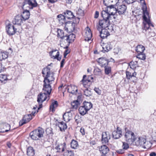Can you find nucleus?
Returning <instances> with one entry per match:
<instances>
[{
  "label": "nucleus",
  "instance_id": "1",
  "mask_svg": "<svg viewBox=\"0 0 156 156\" xmlns=\"http://www.w3.org/2000/svg\"><path fill=\"white\" fill-rule=\"evenodd\" d=\"M44 131L41 127L34 129L30 133V136L33 140H37L43 136Z\"/></svg>",
  "mask_w": 156,
  "mask_h": 156
},
{
  "label": "nucleus",
  "instance_id": "2",
  "mask_svg": "<svg viewBox=\"0 0 156 156\" xmlns=\"http://www.w3.org/2000/svg\"><path fill=\"white\" fill-rule=\"evenodd\" d=\"M42 73L45 77L44 82H46L48 83L51 84L52 82L54 80L53 75L51 74L50 72V69L48 66L43 69L42 71Z\"/></svg>",
  "mask_w": 156,
  "mask_h": 156
},
{
  "label": "nucleus",
  "instance_id": "3",
  "mask_svg": "<svg viewBox=\"0 0 156 156\" xmlns=\"http://www.w3.org/2000/svg\"><path fill=\"white\" fill-rule=\"evenodd\" d=\"M147 17L149 18V13H145L143 14V18L144 21L143 22V24L144 25V27L143 28V30L145 31L147 30L148 31V32H150L151 29L150 27L151 26L154 27L153 25L152 24L149 18H147Z\"/></svg>",
  "mask_w": 156,
  "mask_h": 156
},
{
  "label": "nucleus",
  "instance_id": "4",
  "mask_svg": "<svg viewBox=\"0 0 156 156\" xmlns=\"http://www.w3.org/2000/svg\"><path fill=\"white\" fill-rule=\"evenodd\" d=\"M100 32V36L102 38H105L110 35V33H113L115 31L113 26H109V27L101 29Z\"/></svg>",
  "mask_w": 156,
  "mask_h": 156
},
{
  "label": "nucleus",
  "instance_id": "5",
  "mask_svg": "<svg viewBox=\"0 0 156 156\" xmlns=\"http://www.w3.org/2000/svg\"><path fill=\"white\" fill-rule=\"evenodd\" d=\"M50 99L49 95L46 93H41L38 95L37 101L39 103V107L38 109L39 110L42 107V103L45 100L48 101Z\"/></svg>",
  "mask_w": 156,
  "mask_h": 156
},
{
  "label": "nucleus",
  "instance_id": "6",
  "mask_svg": "<svg viewBox=\"0 0 156 156\" xmlns=\"http://www.w3.org/2000/svg\"><path fill=\"white\" fill-rule=\"evenodd\" d=\"M110 21L109 20L102 19L100 20L98 25L97 26V29L100 31L101 29L109 27V26H112L109 24Z\"/></svg>",
  "mask_w": 156,
  "mask_h": 156
},
{
  "label": "nucleus",
  "instance_id": "7",
  "mask_svg": "<svg viewBox=\"0 0 156 156\" xmlns=\"http://www.w3.org/2000/svg\"><path fill=\"white\" fill-rule=\"evenodd\" d=\"M36 112L35 111L34 112H33L31 114H28L24 115L22 119L19 122V125L22 126L24 124H25L32 119V115L34 116V114Z\"/></svg>",
  "mask_w": 156,
  "mask_h": 156
},
{
  "label": "nucleus",
  "instance_id": "8",
  "mask_svg": "<svg viewBox=\"0 0 156 156\" xmlns=\"http://www.w3.org/2000/svg\"><path fill=\"white\" fill-rule=\"evenodd\" d=\"M125 137L126 141L129 143L133 142L135 138L134 133L129 130L126 131Z\"/></svg>",
  "mask_w": 156,
  "mask_h": 156
},
{
  "label": "nucleus",
  "instance_id": "9",
  "mask_svg": "<svg viewBox=\"0 0 156 156\" xmlns=\"http://www.w3.org/2000/svg\"><path fill=\"white\" fill-rule=\"evenodd\" d=\"M134 141L136 145L137 146H141L142 147L145 146V144L146 143V139L144 136L138 137L135 138Z\"/></svg>",
  "mask_w": 156,
  "mask_h": 156
},
{
  "label": "nucleus",
  "instance_id": "10",
  "mask_svg": "<svg viewBox=\"0 0 156 156\" xmlns=\"http://www.w3.org/2000/svg\"><path fill=\"white\" fill-rule=\"evenodd\" d=\"M115 12H112L111 13H110L108 12L107 10H103L101 12V15L103 18V19L105 20H112V18H114L113 16V15Z\"/></svg>",
  "mask_w": 156,
  "mask_h": 156
},
{
  "label": "nucleus",
  "instance_id": "11",
  "mask_svg": "<svg viewBox=\"0 0 156 156\" xmlns=\"http://www.w3.org/2000/svg\"><path fill=\"white\" fill-rule=\"evenodd\" d=\"M16 27L12 24H9L6 27V31L10 36L14 34L17 30V29Z\"/></svg>",
  "mask_w": 156,
  "mask_h": 156
},
{
  "label": "nucleus",
  "instance_id": "12",
  "mask_svg": "<svg viewBox=\"0 0 156 156\" xmlns=\"http://www.w3.org/2000/svg\"><path fill=\"white\" fill-rule=\"evenodd\" d=\"M49 54L51 58L56 59L58 61L60 60L61 59V57H59V52L56 49L52 50L49 52Z\"/></svg>",
  "mask_w": 156,
  "mask_h": 156
},
{
  "label": "nucleus",
  "instance_id": "13",
  "mask_svg": "<svg viewBox=\"0 0 156 156\" xmlns=\"http://www.w3.org/2000/svg\"><path fill=\"white\" fill-rule=\"evenodd\" d=\"M25 21L20 15L16 16L12 21V23L14 25H21Z\"/></svg>",
  "mask_w": 156,
  "mask_h": 156
},
{
  "label": "nucleus",
  "instance_id": "14",
  "mask_svg": "<svg viewBox=\"0 0 156 156\" xmlns=\"http://www.w3.org/2000/svg\"><path fill=\"white\" fill-rule=\"evenodd\" d=\"M57 150V152L62 153L65 151L66 149V144L65 142L61 143L56 145L55 148Z\"/></svg>",
  "mask_w": 156,
  "mask_h": 156
},
{
  "label": "nucleus",
  "instance_id": "15",
  "mask_svg": "<svg viewBox=\"0 0 156 156\" xmlns=\"http://www.w3.org/2000/svg\"><path fill=\"white\" fill-rule=\"evenodd\" d=\"M113 137L115 139H117L122 136V129L119 127H117L116 130L114 131L112 133Z\"/></svg>",
  "mask_w": 156,
  "mask_h": 156
},
{
  "label": "nucleus",
  "instance_id": "16",
  "mask_svg": "<svg viewBox=\"0 0 156 156\" xmlns=\"http://www.w3.org/2000/svg\"><path fill=\"white\" fill-rule=\"evenodd\" d=\"M43 90L44 91V93H46V94L50 95L51 94L52 89L50 85V83H48L46 82H44Z\"/></svg>",
  "mask_w": 156,
  "mask_h": 156
},
{
  "label": "nucleus",
  "instance_id": "17",
  "mask_svg": "<svg viewBox=\"0 0 156 156\" xmlns=\"http://www.w3.org/2000/svg\"><path fill=\"white\" fill-rule=\"evenodd\" d=\"M110 139V136L108 132H105L102 133L101 141L103 144H106L108 143Z\"/></svg>",
  "mask_w": 156,
  "mask_h": 156
},
{
  "label": "nucleus",
  "instance_id": "18",
  "mask_svg": "<svg viewBox=\"0 0 156 156\" xmlns=\"http://www.w3.org/2000/svg\"><path fill=\"white\" fill-rule=\"evenodd\" d=\"M103 49L102 51L104 53L107 52L112 48V46L110 42L103 43L102 46Z\"/></svg>",
  "mask_w": 156,
  "mask_h": 156
},
{
  "label": "nucleus",
  "instance_id": "19",
  "mask_svg": "<svg viewBox=\"0 0 156 156\" xmlns=\"http://www.w3.org/2000/svg\"><path fill=\"white\" fill-rule=\"evenodd\" d=\"M85 33L84 35L85 40L86 41H89L91 39L92 37L91 30L88 27H87L85 29Z\"/></svg>",
  "mask_w": 156,
  "mask_h": 156
},
{
  "label": "nucleus",
  "instance_id": "20",
  "mask_svg": "<svg viewBox=\"0 0 156 156\" xmlns=\"http://www.w3.org/2000/svg\"><path fill=\"white\" fill-rule=\"evenodd\" d=\"M98 62L102 67L107 66L109 62L107 59L104 58H99L98 60Z\"/></svg>",
  "mask_w": 156,
  "mask_h": 156
},
{
  "label": "nucleus",
  "instance_id": "21",
  "mask_svg": "<svg viewBox=\"0 0 156 156\" xmlns=\"http://www.w3.org/2000/svg\"><path fill=\"white\" fill-rule=\"evenodd\" d=\"M100 153L102 154H107L109 151L108 147L105 145H103L98 147Z\"/></svg>",
  "mask_w": 156,
  "mask_h": 156
},
{
  "label": "nucleus",
  "instance_id": "22",
  "mask_svg": "<svg viewBox=\"0 0 156 156\" xmlns=\"http://www.w3.org/2000/svg\"><path fill=\"white\" fill-rule=\"evenodd\" d=\"M72 114L70 111L65 113L63 115V119L66 122H68L72 118Z\"/></svg>",
  "mask_w": 156,
  "mask_h": 156
},
{
  "label": "nucleus",
  "instance_id": "23",
  "mask_svg": "<svg viewBox=\"0 0 156 156\" xmlns=\"http://www.w3.org/2000/svg\"><path fill=\"white\" fill-rule=\"evenodd\" d=\"M126 9V6L125 5H122L118 6L117 11L119 14H122L125 12Z\"/></svg>",
  "mask_w": 156,
  "mask_h": 156
},
{
  "label": "nucleus",
  "instance_id": "24",
  "mask_svg": "<svg viewBox=\"0 0 156 156\" xmlns=\"http://www.w3.org/2000/svg\"><path fill=\"white\" fill-rule=\"evenodd\" d=\"M75 38V35L72 34L68 36H66L65 39L66 41L67 42L70 44L74 41Z\"/></svg>",
  "mask_w": 156,
  "mask_h": 156
},
{
  "label": "nucleus",
  "instance_id": "25",
  "mask_svg": "<svg viewBox=\"0 0 156 156\" xmlns=\"http://www.w3.org/2000/svg\"><path fill=\"white\" fill-rule=\"evenodd\" d=\"M67 90L69 92L72 94H76L78 90L77 87L74 85H71L69 86Z\"/></svg>",
  "mask_w": 156,
  "mask_h": 156
},
{
  "label": "nucleus",
  "instance_id": "26",
  "mask_svg": "<svg viewBox=\"0 0 156 156\" xmlns=\"http://www.w3.org/2000/svg\"><path fill=\"white\" fill-rule=\"evenodd\" d=\"M27 2L31 9H33L34 7H37V5L36 0H28Z\"/></svg>",
  "mask_w": 156,
  "mask_h": 156
},
{
  "label": "nucleus",
  "instance_id": "27",
  "mask_svg": "<svg viewBox=\"0 0 156 156\" xmlns=\"http://www.w3.org/2000/svg\"><path fill=\"white\" fill-rule=\"evenodd\" d=\"M20 15L23 18V19L25 21L29 18L30 13L27 10H25L23 12L21 15Z\"/></svg>",
  "mask_w": 156,
  "mask_h": 156
},
{
  "label": "nucleus",
  "instance_id": "28",
  "mask_svg": "<svg viewBox=\"0 0 156 156\" xmlns=\"http://www.w3.org/2000/svg\"><path fill=\"white\" fill-rule=\"evenodd\" d=\"M145 50V48L141 44L138 45L136 48V51L138 54L142 53L144 52Z\"/></svg>",
  "mask_w": 156,
  "mask_h": 156
},
{
  "label": "nucleus",
  "instance_id": "29",
  "mask_svg": "<svg viewBox=\"0 0 156 156\" xmlns=\"http://www.w3.org/2000/svg\"><path fill=\"white\" fill-rule=\"evenodd\" d=\"M86 77V75H84L83 76V79L81 80L83 87L85 88H88L89 86V85L88 83L90 82L89 80H84L85 77Z\"/></svg>",
  "mask_w": 156,
  "mask_h": 156
},
{
  "label": "nucleus",
  "instance_id": "30",
  "mask_svg": "<svg viewBox=\"0 0 156 156\" xmlns=\"http://www.w3.org/2000/svg\"><path fill=\"white\" fill-rule=\"evenodd\" d=\"M57 125H58L60 129V130L61 131L65 130L67 128L66 124V123L63 122H58V123L57 124Z\"/></svg>",
  "mask_w": 156,
  "mask_h": 156
},
{
  "label": "nucleus",
  "instance_id": "31",
  "mask_svg": "<svg viewBox=\"0 0 156 156\" xmlns=\"http://www.w3.org/2000/svg\"><path fill=\"white\" fill-rule=\"evenodd\" d=\"M65 17L66 18H67L69 19H71L73 18L74 16L73 12L71 11L67 10L66 12H64Z\"/></svg>",
  "mask_w": 156,
  "mask_h": 156
},
{
  "label": "nucleus",
  "instance_id": "32",
  "mask_svg": "<svg viewBox=\"0 0 156 156\" xmlns=\"http://www.w3.org/2000/svg\"><path fill=\"white\" fill-rule=\"evenodd\" d=\"M57 36L58 38L62 39H65V36H64V32L63 31L60 29H58L57 30Z\"/></svg>",
  "mask_w": 156,
  "mask_h": 156
},
{
  "label": "nucleus",
  "instance_id": "33",
  "mask_svg": "<svg viewBox=\"0 0 156 156\" xmlns=\"http://www.w3.org/2000/svg\"><path fill=\"white\" fill-rule=\"evenodd\" d=\"M58 104L57 101L52 102L50 107V110L52 112L55 111V108L58 106Z\"/></svg>",
  "mask_w": 156,
  "mask_h": 156
},
{
  "label": "nucleus",
  "instance_id": "34",
  "mask_svg": "<svg viewBox=\"0 0 156 156\" xmlns=\"http://www.w3.org/2000/svg\"><path fill=\"white\" fill-rule=\"evenodd\" d=\"M107 10L108 11H109V12L110 13H111V12H115L114 14L113 15V16L117 12V9H116V8L114 7V5H111L109 6H107Z\"/></svg>",
  "mask_w": 156,
  "mask_h": 156
},
{
  "label": "nucleus",
  "instance_id": "35",
  "mask_svg": "<svg viewBox=\"0 0 156 156\" xmlns=\"http://www.w3.org/2000/svg\"><path fill=\"white\" fill-rule=\"evenodd\" d=\"M79 111L80 113L82 115H83L86 114L88 110L83 106H81L79 108Z\"/></svg>",
  "mask_w": 156,
  "mask_h": 156
},
{
  "label": "nucleus",
  "instance_id": "36",
  "mask_svg": "<svg viewBox=\"0 0 156 156\" xmlns=\"http://www.w3.org/2000/svg\"><path fill=\"white\" fill-rule=\"evenodd\" d=\"M94 75L96 76H101L102 75L101 70L97 67L95 68L94 70Z\"/></svg>",
  "mask_w": 156,
  "mask_h": 156
},
{
  "label": "nucleus",
  "instance_id": "37",
  "mask_svg": "<svg viewBox=\"0 0 156 156\" xmlns=\"http://www.w3.org/2000/svg\"><path fill=\"white\" fill-rule=\"evenodd\" d=\"M34 151L32 147H30L27 148V154L29 156H33L34 154Z\"/></svg>",
  "mask_w": 156,
  "mask_h": 156
},
{
  "label": "nucleus",
  "instance_id": "38",
  "mask_svg": "<svg viewBox=\"0 0 156 156\" xmlns=\"http://www.w3.org/2000/svg\"><path fill=\"white\" fill-rule=\"evenodd\" d=\"M83 106L88 111L92 107V104L90 102L84 101L83 102Z\"/></svg>",
  "mask_w": 156,
  "mask_h": 156
},
{
  "label": "nucleus",
  "instance_id": "39",
  "mask_svg": "<svg viewBox=\"0 0 156 156\" xmlns=\"http://www.w3.org/2000/svg\"><path fill=\"white\" fill-rule=\"evenodd\" d=\"M57 19L59 22L62 24L65 23L66 17L65 16L62 14L58 15L57 16Z\"/></svg>",
  "mask_w": 156,
  "mask_h": 156
},
{
  "label": "nucleus",
  "instance_id": "40",
  "mask_svg": "<svg viewBox=\"0 0 156 156\" xmlns=\"http://www.w3.org/2000/svg\"><path fill=\"white\" fill-rule=\"evenodd\" d=\"M105 73L106 75H109L111 74L112 69L110 66H105Z\"/></svg>",
  "mask_w": 156,
  "mask_h": 156
},
{
  "label": "nucleus",
  "instance_id": "41",
  "mask_svg": "<svg viewBox=\"0 0 156 156\" xmlns=\"http://www.w3.org/2000/svg\"><path fill=\"white\" fill-rule=\"evenodd\" d=\"M136 75V73L135 72H134L132 73L129 72L127 71L126 72V77L127 79H130L132 77H135Z\"/></svg>",
  "mask_w": 156,
  "mask_h": 156
},
{
  "label": "nucleus",
  "instance_id": "42",
  "mask_svg": "<svg viewBox=\"0 0 156 156\" xmlns=\"http://www.w3.org/2000/svg\"><path fill=\"white\" fill-rule=\"evenodd\" d=\"M78 146V142L74 140H73L71 143V147L72 148L76 149Z\"/></svg>",
  "mask_w": 156,
  "mask_h": 156
},
{
  "label": "nucleus",
  "instance_id": "43",
  "mask_svg": "<svg viewBox=\"0 0 156 156\" xmlns=\"http://www.w3.org/2000/svg\"><path fill=\"white\" fill-rule=\"evenodd\" d=\"M84 94L87 97H90L92 95V93L90 90L88 88L83 89Z\"/></svg>",
  "mask_w": 156,
  "mask_h": 156
},
{
  "label": "nucleus",
  "instance_id": "44",
  "mask_svg": "<svg viewBox=\"0 0 156 156\" xmlns=\"http://www.w3.org/2000/svg\"><path fill=\"white\" fill-rule=\"evenodd\" d=\"M73 152L71 151L66 150L63 154L64 156H74Z\"/></svg>",
  "mask_w": 156,
  "mask_h": 156
},
{
  "label": "nucleus",
  "instance_id": "45",
  "mask_svg": "<svg viewBox=\"0 0 156 156\" xmlns=\"http://www.w3.org/2000/svg\"><path fill=\"white\" fill-rule=\"evenodd\" d=\"M80 105L79 102L77 101H75L71 103V106L73 108L76 109Z\"/></svg>",
  "mask_w": 156,
  "mask_h": 156
},
{
  "label": "nucleus",
  "instance_id": "46",
  "mask_svg": "<svg viewBox=\"0 0 156 156\" xmlns=\"http://www.w3.org/2000/svg\"><path fill=\"white\" fill-rule=\"evenodd\" d=\"M136 57L137 58L142 60H144L146 59V55L144 52L142 53L138 54Z\"/></svg>",
  "mask_w": 156,
  "mask_h": 156
},
{
  "label": "nucleus",
  "instance_id": "47",
  "mask_svg": "<svg viewBox=\"0 0 156 156\" xmlns=\"http://www.w3.org/2000/svg\"><path fill=\"white\" fill-rule=\"evenodd\" d=\"M129 65L131 68L134 69L137 66V64L136 62H131L129 63Z\"/></svg>",
  "mask_w": 156,
  "mask_h": 156
},
{
  "label": "nucleus",
  "instance_id": "48",
  "mask_svg": "<svg viewBox=\"0 0 156 156\" xmlns=\"http://www.w3.org/2000/svg\"><path fill=\"white\" fill-rule=\"evenodd\" d=\"M7 77L6 75H0V83H2L5 80H7Z\"/></svg>",
  "mask_w": 156,
  "mask_h": 156
},
{
  "label": "nucleus",
  "instance_id": "49",
  "mask_svg": "<svg viewBox=\"0 0 156 156\" xmlns=\"http://www.w3.org/2000/svg\"><path fill=\"white\" fill-rule=\"evenodd\" d=\"M9 54V53L7 51H3L2 55V59H5L7 58Z\"/></svg>",
  "mask_w": 156,
  "mask_h": 156
},
{
  "label": "nucleus",
  "instance_id": "50",
  "mask_svg": "<svg viewBox=\"0 0 156 156\" xmlns=\"http://www.w3.org/2000/svg\"><path fill=\"white\" fill-rule=\"evenodd\" d=\"M119 0H115V2H116V4H117L118 3H119ZM136 0H125V1L127 4H130L131 3H132Z\"/></svg>",
  "mask_w": 156,
  "mask_h": 156
},
{
  "label": "nucleus",
  "instance_id": "51",
  "mask_svg": "<svg viewBox=\"0 0 156 156\" xmlns=\"http://www.w3.org/2000/svg\"><path fill=\"white\" fill-rule=\"evenodd\" d=\"M68 48V46H66V47L64 48L66 49L64 53V58H65L67 55L70 52V51L69 50L67 49Z\"/></svg>",
  "mask_w": 156,
  "mask_h": 156
},
{
  "label": "nucleus",
  "instance_id": "52",
  "mask_svg": "<svg viewBox=\"0 0 156 156\" xmlns=\"http://www.w3.org/2000/svg\"><path fill=\"white\" fill-rule=\"evenodd\" d=\"M75 122L77 124H78L79 123H80V118H79V117L78 115H76L75 117Z\"/></svg>",
  "mask_w": 156,
  "mask_h": 156
},
{
  "label": "nucleus",
  "instance_id": "53",
  "mask_svg": "<svg viewBox=\"0 0 156 156\" xmlns=\"http://www.w3.org/2000/svg\"><path fill=\"white\" fill-rule=\"evenodd\" d=\"M77 14L81 16H83V11L81 9H79L77 12Z\"/></svg>",
  "mask_w": 156,
  "mask_h": 156
},
{
  "label": "nucleus",
  "instance_id": "54",
  "mask_svg": "<svg viewBox=\"0 0 156 156\" xmlns=\"http://www.w3.org/2000/svg\"><path fill=\"white\" fill-rule=\"evenodd\" d=\"M122 147L123 149H127L129 147V145L128 144L123 142L122 145Z\"/></svg>",
  "mask_w": 156,
  "mask_h": 156
},
{
  "label": "nucleus",
  "instance_id": "55",
  "mask_svg": "<svg viewBox=\"0 0 156 156\" xmlns=\"http://www.w3.org/2000/svg\"><path fill=\"white\" fill-rule=\"evenodd\" d=\"M94 90L98 94L100 95L101 94V91L98 88L95 87L94 89Z\"/></svg>",
  "mask_w": 156,
  "mask_h": 156
},
{
  "label": "nucleus",
  "instance_id": "56",
  "mask_svg": "<svg viewBox=\"0 0 156 156\" xmlns=\"http://www.w3.org/2000/svg\"><path fill=\"white\" fill-rule=\"evenodd\" d=\"M46 131L48 134H51L52 133V129L51 128H48L46 129Z\"/></svg>",
  "mask_w": 156,
  "mask_h": 156
},
{
  "label": "nucleus",
  "instance_id": "57",
  "mask_svg": "<svg viewBox=\"0 0 156 156\" xmlns=\"http://www.w3.org/2000/svg\"><path fill=\"white\" fill-rule=\"evenodd\" d=\"M5 127H6L8 129L5 130V132H7L10 130V126L9 124H5Z\"/></svg>",
  "mask_w": 156,
  "mask_h": 156
},
{
  "label": "nucleus",
  "instance_id": "58",
  "mask_svg": "<svg viewBox=\"0 0 156 156\" xmlns=\"http://www.w3.org/2000/svg\"><path fill=\"white\" fill-rule=\"evenodd\" d=\"M4 66L2 64L0 63V73L4 71Z\"/></svg>",
  "mask_w": 156,
  "mask_h": 156
},
{
  "label": "nucleus",
  "instance_id": "59",
  "mask_svg": "<svg viewBox=\"0 0 156 156\" xmlns=\"http://www.w3.org/2000/svg\"><path fill=\"white\" fill-rule=\"evenodd\" d=\"M80 131L82 135H84L85 134V130L83 128L81 127L80 129Z\"/></svg>",
  "mask_w": 156,
  "mask_h": 156
},
{
  "label": "nucleus",
  "instance_id": "60",
  "mask_svg": "<svg viewBox=\"0 0 156 156\" xmlns=\"http://www.w3.org/2000/svg\"><path fill=\"white\" fill-rule=\"evenodd\" d=\"M99 15V12L98 11H95V13L94 14V18L96 19L98 17Z\"/></svg>",
  "mask_w": 156,
  "mask_h": 156
},
{
  "label": "nucleus",
  "instance_id": "61",
  "mask_svg": "<svg viewBox=\"0 0 156 156\" xmlns=\"http://www.w3.org/2000/svg\"><path fill=\"white\" fill-rule=\"evenodd\" d=\"M65 59H62V60L61 62V65H60V67L61 68H62L63 67L64 64L65 63Z\"/></svg>",
  "mask_w": 156,
  "mask_h": 156
},
{
  "label": "nucleus",
  "instance_id": "62",
  "mask_svg": "<svg viewBox=\"0 0 156 156\" xmlns=\"http://www.w3.org/2000/svg\"><path fill=\"white\" fill-rule=\"evenodd\" d=\"M150 156H156V153L155 152H151L149 154Z\"/></svg>",
  "mask_w": 156,
  "mask_h": 156
},
{
  "label": "nucleus",
  "instance_id": "63",
  "mask_svg": "<svg viewBox=\"0 0 156 156\" xmlns=\"http://www.w3.org/2000/svg\"><path fill=\"white\" fill-rule=\"evenodd\" d=\"M117 152L119 154H122L124 153V151L123 150H119L117 151Z\"/></svg>",
  "mask_w": 156,
  "mask_h": 156
},
{
  "label": "nucleus",
  "instance_id": "64",
  "mask_svg": "<svg viewBox=\"0 0 156 156\" xmlns=\"http://www.w3.org/2000/svg\"><path fill=\"white\" fill-rule=\"evenodd\" d=\"M73 0H66V2L68 4H71Z\"/></svg>",
  "mask_w": 156,
  "mask_h": 156
}]
</instances>
